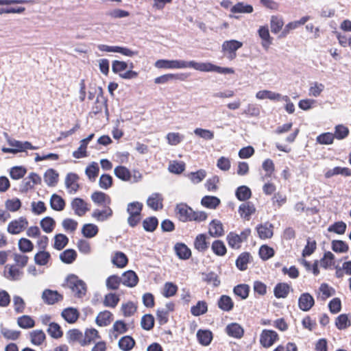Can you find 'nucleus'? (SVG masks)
I'll return each mask as SVG.
<instances>
[{
    "mask_svg": "<svg viewBox=\"0 0 351 351\" xmlns=\"http://www.w3.org/2000/svg\"><path fill=\"white\" fill-rule=\"evenodd\" d=\"M278 339V333L272 330L264 329L260 335V343L267 348L271 347Z\"/></svg>",
    "mask_w": 351,
    "mask_h": 351,
    "instance_id": "nucleus-5",
    "label": "nucleus"
},
{
    "mask_svg": "<svg viewBox=\"0 0 351 351\" xmlns=\"http://www.w3.org/2000/svg\"><path fill=\"white\" fill-rule=\"evenodd\" d=\"M58 173L53 169H47L44 174V180L49 186H55L58 182Z\"/></svg>",
    "mask_w": 351,
    "mask_h": 351,
    "instance_id": "nucleus-25",
    "label": "nucleus"
},
{
    "mask_svg": "<svg viewBox=\"0 0 351 351\" xmlns=\"http://www.w3.org/2000/svg\"><path fill=\"white\" fill-rule=\"evenodd\" d=\"M350 133L349 129L348 127L344 125L339 124L335 126V134L334 136L338 140H342L346 138Z\"/></svg>",
    "mask_w": 351,
    "mask_h": 351,
    "instance_id": "nucleus-55",
    "label": "nucleus"
},
{
    "mask_svg": "<svg viewBox=\"0 0 351 351\" xmlns=\"http://www.w3.org/2000/svg\"><path fill=\"white\" fill-rule=\"evenodd\" d=\"M69 243V238L63 234H57L54 237L53 247L62 250Z\"/></svg>",
    "mask_w": 351,
    "mask_h": 351,
    "instance_id": "nucleus-48",
    "label": "nucleus"
},
{
    "mask_svg": "<svg viewBox=\"0 0 351 351\" xmlns=\"http://www.w3.org/2000/svg\"><path fill=\"white\" fill-rule=\"evenodd\" d=\"M120 278L121 283L128 287H135L138 282V276L132 270L125 271Z\"/></svg>",
    "mask_w": 351,
    "mask_h": 351,
    "instance_id": "nucleus-12",
    "label": "nucleus"
},
{
    "mask_svg": "<svg viewBox=\"0 0 351 351\" xmlns=\"http://www.w3.org/2000/svg\"><path fill=\"white\" fill-rule=\"evenodd\" d=\"M51 258L49 252L45 250H40L37 252L34 256V261L36 264L43 266L46 265Z\"/></svg>",
    "mask_w": 351,
    "mask_h": 351,
    "instance_id": "nucleus-43",
    "label": "nucleus"
},
{
    "mask_svg": "<svg viewBox=\"0 0 351 351\" xmlns=\"http://www.w3.org/2000/svg\"><path fill=\"white\" fill-rule=\"evenodd\" d=\"M77 258V253L73 249L65 250L60 254V259L66 264H71Z\"/></svg>",
    "mask_w": 351,
    "mask_h": 351,
    "instance_id": "nucleus-39",
    "label": "nucleus"
},
{
    "mask_svg": "<svg viewBox=\"0 0 351 351\" xmlns=\"http://www.w3.org/2000/svg\"><path fill=\"white\" fill-rule=\"evenodd\" d=\"M158 226V220L156 217H149L143 221V227L146 232H154Z\"/></svg>",
    "mask_w": 351,
    "mask_h": 351,
    "instance_id": "nucleus-38",
    "label": "nucleus"
},
{
    "mask_svg": "<svg viewBox=\"0 0 351 351\" xmlns=\"http://www.w3.org/2000/svg\"><path fill=\"white\" fill-rule=\"evenodd\" d=\"M209 234L213 237H219L223 234L222 223L216 219H213L210 223Z\"/></svg>",
    "mask_w": 351,
    "mask_h": 351,
    "instance_id": "nucleus-27",
    "label": "nucleus"
},
{
    "mask_svg": "<svg viewBox=\"0 0 351 351\" xmlns=\"http://www.w3.org/2000/svg\"><path fill=\"white\" fill-rule=\"evenodd\" d=\"M28 225L27 220L23 217L12 221L8 226V232L12 234H17L21 232Z\"/></svg>",
    "mask_w": 351,
    "mask_h": 351,
    "instance_id": "nucleus-8",
    "label": "nucleus"
},
{
    "mask_svg": "<svg viewBox=\"0 0 351 351\" xmlns=\"http://www.w3.org/2000/svg\"><path fill=\"white\" fill-rule=\"evenodd\" d=\"M8 143L10 146L14 147V149L16 153L25 152L27 149H37L38 147L33 146L31 143L28 141H20L17 140H9Z\"/></svg>",
    "mask_w": 351,
    "mask_h": 351,
    "instance_id": "nucleus-15",
    "label": "nucleus"
},
{
    "mask_svg": "<svg viewBox=\"0 0 351 351\" xmlns=\"http://www.w3.org/2000/svg\"><path fill=\"white\" fill-rule=\"evenodd\" d=\"M273 225L269 222L260 224L256 227L259 237L261 239L271 238L273 236Z\"/></svg>",
    "mask_w": 351,
    "mask_h": 351,
    "instance_id": "nucleus-20",
    "label": "nucleus"
},
{
    "mask_svg": "<svg viewBox=\"0 0 351 351\" xmlns=\"http://www.w3.org/2000/svg\"><path fill=\"white\" fill-rule=\"evenodd\" d=\"M51 208L56 211H62L65 207V201L60 195L53 193L49 201Z\"/></svg>",
    "mask_w": 351,
    "mask_h": 351,
    "instance_id": "nucleus-23",
    "label": "nucleus"
},
{
    "mask_svg": "<svg viewBox=\"0 0 351 351\" xmlns=\"http://www.w3.org/2000/svg\"><path fill=\"white\" fill-rule=\"evenodd\" d=\"M225 332L228 336L235 339H241L244 335L243 328L236 322L228 324L225 328Z\"/></svg>",
    "mask_w": 351,
    "mask_h": 351,
    "instance_id": "nucleus-10",
    "label": "nucleus"
},
{
    "mask_svg": "<svg viewBox=\"0 0 351 351\" xmlns=\"http://www.w3.org/2000/svg\"><path fill=\"white\" fill-rule=\"evenodd\" d=\"M174 250L180 259L188 260L191 256V250L183 243H177L174 245Z\"/></svg>",
    "mask_w": 351,
    "mask_h": 351,
    "instance_id": "nucleus-16",
    "label": "nucleus"
},
{
    "mask_svg": "<svg viewBox=\"0 0 351 351\" xmlns=\"http://www.w3.org/2000/svg\"><path fill=\"white\" fill-rule=\"evenodd\" d=\"M141 327L145 330H150L154 326V317L151 314L144 315L141 321Z\"/></svg>",
    "mask_w": 351,
    "mask_h": 351,
    "instance_id": "nucleus-57",
    "label": "nucleus"
},
{
    "mask_svg": "<svg viewBox=\"0 0 351 351\" xmlns=\"http://www.w3.org/2000/svg\"><path fill=\"white\" fill-rule=\"evenodd\" d=\"M0 332L5 339L13 341L18 339L21 335L20 331L10 330L4 327L3 324L0 325Z\"/></svg>",
    "mask_w": 351,
    "mask_h": 351,
    "instance_id": "nucleus-47",
    "label": "nucleus"
},
{
    "mask_svg": "<svg viewBox=\"0 0 351 351\" xmlns=\"http://www.w3.org/2000/svg\"><path fill=\"white\" fill-rule=\"evenodd\" d=\"M347 226L343 221H337L330 225L328 228L330 232H335L338 234H343L346 230Z\"/></svg>",
    "mask_w": 351,
    "mask_h": 351,
    "instance_id": "nucleus-61",
    "label": "nucleus"
},
{
    "mask_svg": "<svg viewBox=\"0 0 351 351\" xmlns=\"http://www.w3.org/2000/svg\"><path fill=\"white\" fill-rule=\"evenodd\" d=\"M26 173V168L22 166H15L11 168L10 176L13 180H19L23 178Z\"/></svg>",
    "mask_w": 351,
    "mask_h": 351,
    "instance_id": "nucleus-60",
    "label": "nucleus"
},
{
    "mask_svg": "<svg viewBox=\"0 0 351 351\" xmlns=\"http://www.w3.org/2000/svg\"><path fill=\"white\" fill-rule=\"evenodd\" d=\"M250 254L248 252L241 253L236 260V266L240 271L247 269V265L249 263Z\"/></svg>",
    "mask_w": 351,
    "mask_h": 351,
    "instance_id": "nucleus-45",
    "label": "nucleus"
},
{
    "mask_svg": "<svg viewBox=\"0 0 351 351\" xmlns=\"http://www.w3.org/2000/svg\"><path fill=\"white\" fill-rule=\"evenodd\" d=\"M256 98L259 99H269L270 100L274 101H280L282 100L285 101H288L289 100V97L287 95L282 96L280 94L274 93L270 90H260L256 95Z\"/></svg>",
    "mask_w": 351,
    "mask_h": 351,
    "instance_id": "nucleus-9",
    "label": "nucleus"
},
{
    "mask_svg": "<svg viewBox=\"0 0 351 351\" xmlns=\"http://www.w3.org/2000/svg\"><path fill=\"white\" fill-rule=\"evenodd\" d=\"M193 208L186 203L177 204L175 212L178 219L182 222L191 221Z\"/></svg>",
    "mask_w": 351,
    "mask_h": 351,
    "instance_id": "nucleus-4",
    "label": "nucleus"
},
{
    "mask_svg": "<svg viewBox=\"0 0 351 351\" xmlns=\"http://www.w3.org/2000/svg\"><path fill=\"white\" fill-rule=\"evenodd\" d=\"M238 212L242 218L249 220L251 215L256 212V208L252 202H247L239 206Z\"/></svg>",
    "mask_w": 351,
    "mask_h": 351,
    "instance_id": "nucleus-14",
    "label": "nucleus"
},
{
    "mask_svg": "<svg viewBox=\"0 0 351 351\" xmlns=\"http://www.w3.org/2000/svg\"><path fill=\"white\" fill-rule=\"evenodd\" d=\"M61 315L68 323L73 324L77 320L80 313L76 308L68 307L62 311Z\"/></svg>",
    "mask_w": 351,
    "mask_h": 351,
    "instance_id": "nucleus-18",
    "label": "nucleus"
},
{
    "mask_svg": "<svg viewBox=\"0 0 351 351\" xmlns=\"http://www.w3.org/2000/svg\"><path fill=\"white\" fill-rule=\"evenodd\" d=\"M155 66L158 68L165 69H186L193 68L203 72L214 71L221 74H232L234 71L232 68L221 67L210 62H197L195 61H184L181 60H158Z\"/></svg>",
    "mask_w": 351,
    "mask_h": 351,
    "instance_id": "nucleus-1",
    "label": "nucleus"
},
{
    "mask_svg": "<svg viewBox=\"0 0 351 351\" xmlns=\"http://www.w3.org/2000/svg\"><path fill=\"white\" fill-rule=\"evenodd\" d=\"M202 276L204 282L207 284H211L213 287H217L221 284L218 275L214 271L202 273Z\"/></svg>",
    "mask_w": 351,
    "mask_h": 351,
    "instance_id": "nucleus-30",
    "label": "nucleus"
},
{
    "mask_svg": "<svg viewBox=\"0 0 351 351\" xmlns=\"http://www.w3.org/2000/svg\"><path fill=\"white\" fill-rule=\"evenodd\" d=\"M197 338L200 344L207 346L211 343L213 334L208 330L200 329L197 332Z\"/></svg>",
    "mask_w": 351,
    "mask_h": 351,
    "instance_id": "nucleus-26",
    "label": "nucleus"
},
{
    "mask_svg": "<svg viewBox=\"0 0 351 351\" xmlns=\"http://www.w3.org/2000/svg\"><path fill=\"white\" fill-rule=\"evenodd\" d=\"M206 234H199L194 241V247L199 252H206L209 247V242L206 241Z\"/></svg>",
    "mask_w": 351,
    "mask_h": 351,
    "instance_id": "nucleus-19",
    "label": "nucleus"
},
{
    "mask_svg": "<svg viewBox=\"0 0 351 351\" xmlns=\"http://www.w3.org/2000/svg\"><path fill=\"white\" fill-rule=\"evenodd\" d=\"M211 250L215 255L219 256H223L227 252L226 247L221 240L214 241L211 245Z\"/></svg>",
    "mask_w": 351,
    "mask_h": 351,
    "instance_id": "nucleus-40",
    "label": "nucleus"
},
{
    "mask_svg": "<svg viewBox=\"0 0 351 351\" xmlns=\"http://www.w3.org/2000/svg\"><path fill=\"white\" fill-rule=\"evenodd\" d=\"M112 215V209L108 206L106 209L100 210L95 209L93 213L92 217L99 221H104Z\"/></svg>",
    "mask_w": 351,
    "mask_h": 351,
    "instance_id": "nucleus-33",
    "label": "nucleus"
},
{
    "mask_svg": "<svg viewBox=\"0 0 351 351\" xmlns=\"http://www.w3.org/2000/svg\"><path fill=\"white\" fill-rule=\"evenodd\" d=\"M284 22L282 18L277 16H272L270 21L271 31L274 34L278 33L282 29Z\"/></svg>",
    "mask_w": 351,
    "mask_h": 351,
    "instance_id": "nucleus-56",
    "label": "nucleus"
},
{
    "mask_svg": "<svg viewBox=\"0 0 351 351\" xmlns=\"http://www.w3.org/2000/svg\"><path fill=\"white\" fill-rule=\"evenodd\" d=\"M228 245L233 249H239L241 244L243 243L241 239L239 237V234L230 232L226 237Z\"/></svg>",
    "mask_w": 351,
    "mask_h": 351,
    "instance_id": "nucleus-41",
    "label": "nucleus"
},
{
    "mask_svg": "<svg viewBox=\"0 0 351 351\" xmlns=\"http://www.w3.org/2000/svg\"><path fill=\"white\" fill-rule=\"evenodd\" d=\"M187 176L193 184H198L205 178L206 172L204 169H199L195 172H191Z\"/></svg>",
    "mask_w": 351,
    "mask_h": 351,
    "instance_id": "nucleus-58",
    "label": "nucleus"
},
{
    "mask_svg": "<svg viewBox=\"0 0 351 351\" xmlns=\"http://www.w3.org/2000/svg\"><path fill=\"white\" fill-rule=\"evenodd\" d=\"M99 171V165L97 162H93L86 168L85 173L90 180L95 181Z\"/></svg>",
    "mask_w": 351,
    "mask_h": 351,
    "instance_id": "nucleus-54",
    "label": "nucleus"
},
{
    "mask_svg": "<svg viewBox=\"0 0 351 351\" xmlns=\"http://www.w3.org/2000/svg\"><path fill=\"white\" fill-rule=\"evenodd\" d=\"M98 227L93 223L84 224L82 228V233L86 238H93L98 233Z\"/></svg>",
    "mask_w": 351,
    "mask_h": 351,
    "instance_id": "nucleus-44",
    "label": "nucleus"
},
{
    "mask_svg": "<svg viewBox=\"0 0 351 351\" xmlns=\"http://www.w3.org/2000/svg\"><path fill=\"white\" fill-rule=\"evenodd\" d=\"M71 206L75 214L80 217L84 215L88 210L87 204L83 199L80 197L74 198L71 203Z\"/></svg>",
    "mask_w": 351,
    "mask_h": 351,
    "instance_id": "nucleus-11",
    "label": "nucleus"
},
{
    "mask_svg": "<svg viewBox=\"0 0 351 351\" xmlns=\"http://www.w3.org/2000/svg\"><path fill=\"white\" fill-rule=\"evenodd\" d=\"M143 208V203L137 201L128 204L126 210L129 214V217L127 221L130 227L134 228L141 221Z\"/></svg>",
    "mask_w": 351,
    "mask_h": 351,
    "instance_id": "nucleus-2",
    "label": "nucleus"
},
{
    "mask_svg": "<svg viewBox=\"0 0 351 351\" xmlns=\"http://www.w3.org/2000/svg\"><path fill=\"white\" fill-rule=\"evenodd\" d=\"M114 175L120 180L124 182H128L131 180L132 173L130 171L124 166H117L114 169Z\"/></svg>",
    "mask_w": 351,
    "mask_h": 351,
    "instance_id": "nucleus-24",
    "label": "nucleus"
},
{
    "mask_svg": "<svg viewBox=\"0 0 351 351\" xmlns=\"http://www.w3.org/2000/svg\"><path fill=\"white\" fill-rule=\"evenodd\" d=\"M220 199L215 196L206 195L202 198L201 204L203 206L215 209L220 204Z\"/></svg>",
    "mask_w": 351,
    "mask_h": 351,
    "instance_id": "nucleus-31",
    "label": "nucleus"
},
{
    "mask_svg": "<svg viewBox=\"0 0 351 351\" xmlns=\"http://www.w3.org/2000/svg\"><path fill=\"white\" fill-rule=\"evenodd\" d=\"M41 298L43 302L48 305H53L63 300V295L62 294L57 291L49 289H46L43 291Z\"/></svg>",
    "mask_w": 351,
    "mask_h": 351,
    "instance_id": "nucleus-7",
    "label": "nucleus"
},
{
    "mask_svg": "<svg viewBox=\"0 0 351 351\" xmlns=\"http://www.w3.org/2000/svg\"><path fill=\"white\" fill-rule=\"evenodd\" d=\"M119 347L123 351H130L135 345V341L130 336H124L119 341Z\"/></svg>",
    "mask_w": 351,
    "mask_h": 351,
    "instance_id": "nucleus-36",
    "label": "nucleus"
},
{
    "mask_svg": "<svg viewBox=\"0 0 351 351\" xmlns=\"http://www.w3.org/2000/svg\"><path fill=\"white\" fill-rule=\"evenodd\" d=\"M5 269H8V273L5 274V278L8 280L16 281L21 278L23 272L15 265H7Z\"/></svg>",
    "mask_w": 351,
    "mask_h": 351,
    "instance_id": "nucleus-29",
    "label": "nucleus"
},
{
    "mask_svg": "<svg viewBox=\"0 0 351 351\" xmlns=\"http://www.w3.org/2000/svg\"><path fill=\"white\" fill-rule=\"evenodd\" d=\"M112 314L108 311L100 312L97 316L95 322L99 326H106L110 324Z\"/></svg>",
    "mask_w": 351,
    "mask_h": 351,
    "instance_id": "nucleus-34",
    "label": "nucleus"
},
{
    "mask_svg": "<svg viewBox=\"0 0 351 351\" xmlns=\"http://www.w3.org/2000/svg\"><path fill=\"white\" fill-rule=\"evenodd\" d=\"M162 197L158 193H152L147 200V204L154 210L162 208Z\"/></svg>",
    "mask_w": 351,
    "mask_h": 351,
    "instance_id": "nucleus-21",
    "label": "nucleus"
},
{
    "mask_svg": "<svg viewBox=\"0 0 351 351\" xmlns=\"http://www.w3.org/2000/svg\"><path fill=\"white\" fill-rule=\"evenodd\" d=\"M290 287L287 283H278L274 289V295L277 298H285L289 293Z\"/></svg>",
    "mask_w": 351,
    "mask_h": 351,
    "instance_id": "nucleus-32",
    "label": "nucleus"
},
{
    "mask_svg": "<svg viewBox=\"0 0 351 351\" xmlns=\"http://www.w3.org/2000/svg\"><path fill=\"white\" fill-rule=\"evenodd\" d=\"M94 137V134H90L86 138L82 139L80 143V146L77 150L73 152V156L75 158H82L86 156V147L89 141Z\"/></svg>",
    "mask_w": 351,
    "mask_h": 351,
    "instance_id": "nucleus-17",
    "label": "nucleus"
},
{
    "mask_svg": "<svg viewBox=\"0 0 351 351\" xmlns=\"http://www.w3.org/2000/svg\"><path fill=\"white\" fill-rule=\"evenodd\" d=\"M120 283H121V279L117 275H112L106 279V285L108 289L117 290Z\"/></svg>",
    "mask_w": 351,
    "mask_h": 351,
    "instance_id": "nucleus-62",
    "label": "nucleus"
},
{
    "mask_svg": "<svg viewBox=\"0 0 351 351\" xmlns=\"http://www.w3.org/2000/svg\"><path fill=\"white\" fill-rule=\"evenodd\" d=\"M40 225L44 232L50 233L54 229L56 221L51 217H45L40 220Z\"/></svg>",
    "mask_w": 351,
    "mask_h": 351,
    "instance_id": "nucleus-51",
    "label": "nucleus"
},
{
    "mask_svg": "<svg viewBox=\"0 0 351 351\" xmlns=\"http://www.w3.org/2000/svg\"><path fill=\"white\" fill-rule=\"evenodd\" d=\"M254 9L251 5L245 4L243 2H239L233 5L230 12L232 13H252Z\"/></svg>",
    "mask_w": 351,
    "mask_h": 351,
    "instance_id": "nucleus-46",
    "label": "nucleus"
},
{
    "mask_svg": "<svg viewBox=\"0 0 351 351\" xmlns=\"http://www.w3.org/2000/svg\"><path fill=\"white\" fill-rule=\"evenodd\" d=\"M235 196L239 201L245 202L251 197V189L245 185L240 186L235 191Z\"/></svg>",
    "mask_w": 351,
    "mask_h": 351,
    "instance_id": "nucleus-28",
    "label": "nucleus"
},
{
    "mask_svg": "<svg viewBox=\"0 0 351 351\" xmlns=\"http://www.w3.org/2000/svg\"><path fill=\"white\" fill-rule=\"evenodd\" d=\"M47 331L49 335L54 339H59L63 335V332L61 330L60 326L56 322L49 323V328Z\"/></svg>",
    "mask_w": 351,
    "mask_h": 351,
    "instance_id": "nucleus-49",
    "label": "nucleus"
},
{
    "mask_svg": "<svg viewBox=\"0 0 351 351\" xmlns=\"http://www.w3.org/2000/svg\"><path fill=\"white\" fill-rule=\"evenodd\" d=\"M243 46V43L237 40L224 41L221 48L223 52L228 53V58L232 60L236 58V51Z\"/></svg>",
    "mask_w": 351,
    "mask_h": 351,
    "instance_id": "nucleus-6",
    "label": "nucleus"
},
{
    "mask_svg": "<svg viewBox=\"0 0 351 351\" xmlns=\"http://www.w3.org/2000/svg\"><path fill=\"white\" fill-rule=\"evenodd\" d=\"M18 245L19 250L23 253L29 252L32 251L34 249V244L32 243V242L30 240L25 238L20 239L19 241Z\"/></svg>",
    "mask_w": 351,
    "mask_h": 351,
    "instance_id": "nucleus-64",
    "label": "nucleus"
},
{
    "mask_svg": "<svg viewBox=\"0 0 351 351\" xmlns=\"http://www.w3.org/2000/svg\"><path fill=\"white\" fill-rule=\"evenodd\" d=\"M30 341L35 346H40L46 339V335L42 330H35L29 333Z\"/></svg>",
    "mask_w": 351,
    "mask_h": 351,
    "instance_id": "nucleus-35",
    "label": "nucleus"
},
{
    "mask_svg": "<svg viewBox=\"0 0 351 351\" xmlns=\"http://www.w3.org/2000/svg\"><path fill=\"white\" fill-rule=\"evenodd\" d=\"M351 325L346 314L339 315L335 320V326L339 330H344Z\"/></svg>",
    "mask_w": 351,
    "mask_h": 351,
    "instance_id": "nucleus-59",
    "label": "nucleus"
},
{
    "mask_svg": "<svg viewBox=\"0 0 351 351\" xmlns=\"http://www.w3.org/2000/svg\"><path fill=\"white\" fill-rule=\"evenodd\" d=\"M79 179V176L74 173H69L65 178V185L66 187L69 189V193L71 194L75 193L80 186L77 183V181Z\"/></svg>",
    "mask_w": 351,
    "mask_h": 351,
    "instance_id": "nucleus-13",
    "label": "nucleus"
},
{
    "mask_svg": "<svg viewBox=\"0 0 351 351\" xmlns=\"http://www.w3.org/2000/svg\"><path fill=\"white\" fill-rule=\"evenodd\" d=\"M208 311V305L205 301H198L196 305L191 308V313L194 316H199L205 314Z\"/></svg>",
    "mask_w": 351,
    "mask_h": 351,
    "instance_id": "nucleus-42",
    "label": "nucleus"
},
{
    "mask_svg": "<svg viewBox=\"0 0 351 351\" xmlns=\"http://www.w3.org/2000/svg\"><path fill=\"white\" fill-rule=\"evenodd\" d=\"M19 327L25 329L33 328L35 326L34 320L29 315H22L17 319Z\"/></svg>",
    "mask_w": 351,
    "mask_h": 351,
    "instance_id": "nucleus-53",
    "label": "nucleus"
},
{
    "mask_svg": "<svg viewBox=\"0 0 351 351\" xmlns=\"http://www.w3.org/2000/svg\"><path fill=\"white\" fill-rule=\"evenodd\" d=\"M217 306L221 310L229 312L232 310L234 302L230 296L222 295L217 301Z\"/></svg>",
    "mask_w": 351,
    "mask_h": 351,
    "instance_id": "nucleus-22",
    "label": "nucleus"
},
{
    "mask_svg": "<svg viewBox=\"0 0 351 351\" xmlns=\"http://www.w3.org/2000/svg\"><path fill=\"white\" fill-rule=\"evenodd\" d=\"M128 261L127 256L121 252H116L112 260V263L119 268L124 267L127 265Z\"/></svg>",
    "mask_w": 351,
    "mask_h": 351,
    "instance_id": "nucleus-50",
    "label": "nucleus"
},
{
    "mask_svg": "<svg viewBox=\"0 0 351 351\" xmlns=\"http://www.w3.org/2000/svg\"><path fill=\"white\" fill-rule=\"evenodd\" d=\"M233 292L242 300H245L249 295L250 287L246 284H240L234 287Z\"/></svg>",
    "mask_w": 351,
    "mask_h": 351,
    "instance_id": "nucleus-52",
    "label": "nucleus"
},
{
    "mask_svg": "<svg viewBox=\"0 0 351 351\" xmlns=\"http://www.w3.org/2000/svg\"><path fill=\"white\" fill-rule=\"evenodd\" d=\"M258 35L262 38V45L265 49H267L271 44V38L270 37L267 27L262 26L258 29Z\"/></svg>",
    "mask_w": 351,
    "mask_h": 351,
    "instance_id": "nucleus-37",
    "label": "nucleus"
},
{
    "mask_svg": "<svg viewBox=\"0 0 351 351\" xmlns=\"http://www.w3.org/2000/svg\"><path fill=\"white\" fill-rule=\"evenodd\" d=\"M259 256L263 261H267L274 256V250L267 245H263L258 252Z\"/></svg>",
    "mask_w": 351,
    "mask_h": 351,
    "instance_id": "nucleus-63",
    "label": "nucleus"
},
{
    "mask_svg": "<svg viewBox=\"0 0 351 351\" xmlns=\"http://www.w3.org/2000/svg\"><path fill=\"white\" fill-rule=\"evenodd\" d=\"M66 281L67 287L71 289L76 297L82 298L85 295L86 285L82 280L79 279L78 277L74 274H70L67 276Z\"/></svg>",
    "mask_w": 351,
    "mask_h": 351,
    "instance_id": "nucleus-3",
    "label": "nucleus"
}]
</instances>
